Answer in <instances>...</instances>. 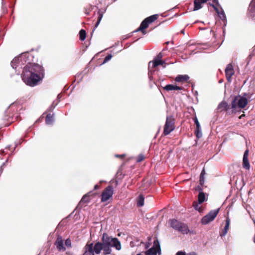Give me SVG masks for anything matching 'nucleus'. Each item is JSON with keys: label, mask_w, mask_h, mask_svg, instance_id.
<instances>
[{"label": "nucleus", "mask_w": 255, "mask_h": 255, "mask_svg": "<svg viewBox=\"0 0 255 255\" xmlns=\"http://www.w3.org/2000/svg\"><path fill=\"white\" fill-rule=\"evenodd\" d=\"M193 255H197V254L196 253H193Z\"/></svg>", "instance_id": "5fc2aeb1"}, {"label": "nucleus", "mask_w": 255, "mask_h": 255, "mask_svg": "<svg viewBox=\"0 0 255 255\" xmlns=\"http://www.w3.org/2000/svg\"><path fill=\"white\" fill-rule=\"evenodd\" d=\"M229 173L230 174H236V175H241L242 174L241 170V166L239 164H233L229 167Z\"/></svg>", "instance_id": "1a4fd4ad"}, {"label": "nucleus", "mask_w": 255, "mask_h": 255, "mask_svg": "<svg viewBox=\"0 0 255 255\" xmlns=\"http://www.w3.org/2000/svg\"><path fill=\"white\" fill-rule=\"evenodd\" d=\"M55 245L59 251L64 252L66 251V248L64 246L63 241L61 236H58L57 237L55 243Z\"/></svg>", "instance_id": "9b49d317"}, {"label": "nucleus", "mask_w": 255, "mask_h": 255, "mask_svg": "<svg viewBox=\"0 0 255 255\" xmlns=\"http://www.w3.org/2000/svg\"><path fill=\"white\" fill-rule=\"evenodd\" d=\"M199 194L198 196V203L201 204L204 202L206 200L205 193L202 191H199Z\"/></svg>", "instance_id": "b1692460"}, {"label": "nucleus", "mask_w": 255, "mask_h": 255, "mask_svg": "<svg viewBox=\"0 0 255 255\" xmlns=\"http://www.w3.org/2000/svg\"><path fill=\"white\" fill-rule=\"evenodd\" d=\"M228 231V230L224 229L223 232L220 234V236L221 237L225 236L227 234Z\"/></svg>", "instance_id": "a19ab883"}, {"label": "nucleus", "mask_w": 255, "mask_h": 255, "mask_svg": "<svg viewBox=\"0 0 255 255\" xmlns=\"http://www.w3.org/2000/svg\"><path fill=\"white\" fill-rule=\"evenodd\" d=\"M91 194V193L89 192L88 193H87V194L85 195L82 198V199L81 200L80 203H79V205H84V204H87L88 203H89L90 201V195Z\"/></svg>", "instance_id": "aec40b11"}, {"label": "nucleus", "mask_w": 255, "mask_h": 255, "mask_svg": "<svg viewBox=\"0 0 255 255\" xmlns=\"http://www.w3.org/2000/svg\"><path fill=\"white\" fill-rule=\"evenodd\" d=\"M246 96L247 94H244L242 96L240 95L235 96L231 103L232 108L234 110L237 108L240 109L244 108L248 103Z\"/></svg>", "instance_id": "20e7f679"}, {"label": "nucleus", "mask_w": 255, "mask_h": 255, "mask_svg": "<svg viewBox=\"0 0 255 255\" xmlns=\"http://www.w3.org/2000/svg\"><path fill=\"white\" fill-rule=\"evenodd\" d=\"M124 156H125L124 154H122V155L116 154V156L118 157H123Z\"/></svg>", "instance_id": "a18cd8bd"}, {"label": "nucleus", "mask_w": 255, "mask_h": 255, "mask_svg": "<svg viewBox=\"0 0 255 255\" xmlns=\"http://www.w3.org/2000/svg\"><path fill=\"white\" fill-rule=\"evenodd\" d=\"M102 246L101 242H97L94 245L93 243H87L84 248V255H99L101 253Z\"/></svg>", "instance_id": "7ed1b4c3"}, {"label": "nucleus", "mask_w": 255, "mask_h": 255, "mask_svg": "<svg viewBox=\"0 0 255 255\" xmlns=\"http://www.w3.org/2000/svg\"><path fill=\"white\" fill-rule=\"evenodd\" d=\"M220 209H217L211 211L207 215L203 217L201 220V223L203 225H207L213 221L217 216Z\"/></svg>", "instance_id": "423d86ee"}, {"label": "nucleus", "mask_w": 255, "mask_h": 255, "mask_svg": "<svg viewBox=\"0 0 255 255\" xmlns=\"http://www.w3.org/2000/svg\"><path fill=\"white\" fill-rule=\"evenodd\" d=\"M28 55V53H22L12 60L11 66L15 70L23 69L22 80L26 85L33 87L43 78V69L38 64L29 62Z\"/></svg>", "instance_id": "f257e3e1"}, {"label": "nucleus", "mask_w": 255, "mask_h": 255, "mask_svg": "<svg viewBox=\"0 0 255 255\" xmlns=\"http://www.w3.org/2000/svg\"><path fill=\"white\" fill-rule=\"evenodd\" d=\"M98 188H99V185H95V186H94V189H98Z\"/></svg>", "instance_id": "49530a36"}, {"label": "nucleus", "mask_w": 255, "mask_h": 255, "mask_svg": "<svg viewBox=\"0 0 255 255\" xmlns=\"http://www.w3.org/2000/svg\"><path fill=\"white\" fill-rule=\"evenodd\" d=\"M212 6L214 7V9L218 13L219 16L221 18L224 19L226 17L225 14L223 10L221 12H220L219 9L216 6H215L213 4H212Z\"/></svg>", "instance_id": "c756f323"}, {"label": "nucleus", "mask_w": 255, "mask_h": 255, "mask_svg": "<svg viewBox=\"0 0 255 255\" xmlns=\"http://www.w3.org/2000/svg\"><path fill=\"white\" fill-rule=\"evenodd\" d=\"M54 121L53 115L48 114L45 119V123L47 125H52Z\"/></svg>", "instance_id": "393cba45"}, {"label": "nucleus", "mask_w": 255, "mask_h": 255, "mask_svg": "<svg viewBox=\"0 0 255 255\" xmlns=\"http://www.w3.org/2000/svg\"><path fill=\"white\" fill-rule=\"evenodd\" d=\"M199 181H200V185H199L196 188V190L198 191H200L203 190V186L205 183L204 176H200Z\"/></svg>", "instance_id": "5701e85b"}, {"label": "nucleus", "mask_w": 255, "mask_h": 255, "mask_svg": "<svg viewBox=\"0 0 255 255\" xmlns=\"http://www.w3.org/2000/svg\"><path fill=\"white\" fill-rule=\"evenodd\" d=\"M181 32L184 34V29L182 30L181 31Z\"/></svg>", "instance_id": "3c124183"}, {"label": "nucleus", "mask_w": 255, "mask_h": 255, "mask_svg": "<svg viewBox=\"0 0 255 255\" xmlns=\"http://www.w3.org/2000/svg\"><path fill=\"white\" fill-rule=\"evenodd\" d=\"M144 156L143 154H140L139 155H138V156H137V158H136V162H140L141 161H142V160H144Z\"/></svg>", "instance_id": "2f4dec72"}, {"label": "nucleus", "mask_w": 255, "mask_h": 255, "mask_svg": "<svg viewBox=\"0 0 255 255\" xmlns=\"http://www.w3.org/2000/svg\"><path fill=\"white\" fill-rule=\"evenodd\" d=\"M119 174V171H118L117 172V174Z\"/></svg>", "instance_id": "6e6d98bb"}, {"label": "nucleus", "mask_w": 255, "mask_h": 255, "mask_svg": "<svg viewBox=\"0 0 255 255\" xmlns=\"http://www.w3.org/2000/svg\"><path fill=\"white\" fill-rule=\"evenodd\" d=\"M177 231L181 232L184 234H187L189 232V230L187 225L182 223H181L179 227V229H178Z\"/></svg>", "instance_id": "412c9836"}, {"label": "nucleus", "mask_w": 255, "mask_h": 255, "mask_svg": "<svg viewBox=\"0 0 255 255\" xmlns=\"http://www.w3.org/2000/svg\"><path fill=\"white\" fill-rule=\"evenodd\" d=\"M194 121L195 124L196 125V129L195 131L196 136L198 138H200L202 136V134L201 128L199 122H198V120L196 117L194 118Z\"/></svg>", "instance_id": "2eb2a0df"}, {"label": "nucleus", "mask_w": 255, "mask_h": 255, "mask_svg": "<svg viewBox=\"0 0 255 255\" xmlns=\"http://www.w3.org/2000/svg\"><path fill=\"white\" fill-rule=\"evenodd\" d=\"M255 50V46L254 47V50L253 51V52L250 54L249 56L250 57V58H251V57L252 56H253L255 54L254 53H253L254 52V51Z\"/></svg>", "instance_id": "37998d69"}, {"label": "nucleus", "mask_w": 255, "mask_h": 255, "mask_svg": "<svg viewBox=\"0 0 255 255\" xmlns=\"http://www.w3.org/2000/svg\"><path fill=\"white\" fill-rule=\"evenodd\" d=\"M248 156H249V150H245V151L244 152V154L243 155V159L248 158Z\"/></svg>", "instance_id": "58836bf2"}, {"label": "nucleus", "mask_w": 255, "mask_h": 255, "mask_svg": "<svg viewBox=\"0 0 255 255\" xmlns=\"http://www.w3.org/2000/svg\"><path fill=\"white\" fill-rule=\"evenodd\" d=\"M58 102H56V103H55V102H53L52 103V104H51V105L50 106V107L49 108V111H52L53 110L55 107H56V106L57 105Z\"/></svg>", "instance_id": "e433bc0d"}, {"label": "nucleus", "mask_w": 255, "mask_h": 255, "mask_svg": "<svg viewBox=\"0 0 255 255\" xmlns=\"http://www.w3.org/2000/svg\"><path fill=\"white\" fill-rule=\"evenodd\" d=\"M243 166L246 169L249 170L250 169V164L248 158L243 159Z\"/></svg>", "instance_id": "bb28decb"}, {"label": "nucleus", "mask_w": 255, "mask_h": 255, "mask_svg": "<svg viewBox=\"0 0 255 255\" xmlns=\"http://www.w3.org/2000/svg\"><path fill=\"white\" fill-rule=\"evenodd\" d=\"M148 242L145 244V249H147L148 248H149L151 245L150 242L151 241V237H148Z\"/></svg>", "instance_id": "f704fd0d"}, {"label": "nucleus", "mask_w": 255, "mask_h": 255, "mask_svg": "<svg viewBox=\"0 0 255 255\" xmlns=\"http://www.w3.org/2000/svg\"><path fill=\"white\" fill-rule=\"evenodd\" d=\"M158 253L159 255L161 254V248L159 241L157 239L154 240L153 245L152 247L145 252V255H157Z\"/></svg>", "instance_id": "0eeeda50"}, {"label": "nucleus", "mask_w": 255, "mask_h": 255, "mask_svg": "<svg viewBox=\"0 0 255 255\" xmlns=\"http://www.w3.org/2000/svg\"><path fill=\"white\" fill-rule=\"evenodd\" d=\"M189 77L187 75H178L175 78V81L177 82H185L188 81Z\"/></svg>", "instance_id": "a211bd4d"}, {"label": "nucleus", "mask_w": 255, "mask_h": 255, "mask_svg": "<svg viewBox=\"0 0 255 255\" xmlns=\"http://www.w3.org/2000/svg\"><path fill=\"white\" fill-rule=\"evenodd\" d=\"M61 98V95L60 94H58L57 96V98L60 99Z\"/></svg>", "instance_id": "de8ad7c7"}, {"label": "nucleus", "mask_w": 255, "mask_h": 255, "mask_svg": "<svg viewBox=\"0 0 255 255\" xmlns=\"http://www.w3.org/2000/svg\"><path fill=\"white\" fill-rule=\"evenodd\" d=\"M170 226L173 229L178 230L179 229V227L181 224V222H178L177 220L175 219H172L170 220Z\"/></svg>", "instance_id": "4be33fe9"}, {"label": "nucleus", "mask_w": 255, "mask_h": 255, "mask_svg": "<svg viewBox=\"0 0 255 255\" xmlns=\"http://www.w3.org/2000/svg\"><path fill=\"white\" fill-rule=\"evenodd\" d=\"M163 89L167 91H172V90H182V87L177 86L176 85H173L172 84H169L166 85Z\"/></svg>", "instance_id": "6ab92c4d"}, {"label": "nucleus", "mask_w": 255, "mask_h": 255, "mask_svg": "<svg viewBox=\"0 0 255 255\" xmlns=\"http://www.w3.org/2000/svg\"><path fill=\"white\" fill-rule=\"evenodd\" d=\"M175 129V120L172 116H167L164 127L163 133L165 135L169 134Z\"/></svg>", "instance_id": "39448f33"}, {"label": "nucleus", "mask_w": 255, "mask_h": 255, "mask_svg": "<svg viewBox=\"0 0 255 255\" xmlns=\"http://www.w3.org/2000/svg\"><path fill=\"white\" fill-rule=\"evenodd\" d=\"M65 245L68 248H71V240L69 239H66L65 242Z\"/></svg>", "instance_id": "c9c22d12"}, {"label": "nucleus", "mask_w": 255, "mask_h": 255, "mask_svg": "<svg viewBox=\"0 0 255 255\" xmlns=\"http://www.w3.org/2000/svg\"><path fill=\"white\" fill-rule=\"evenodd\" d=\"M158 17V14H154L151 16H150L147 18H146V19L147 20L149 24L154 22L155 20L157 19Z\"/></svg>", "instance_id": "a878e982"}, {"label": "nucleus", "mask_w": 255, "mask_h": 255, "mask_svg": "<svg viewBox=\"0 0 255 255\" xmlns=\"http://www.w3.org/2000/svg\"><path fill=\"white\" fill-rule=\"evenodd\" d=\"M163 57V54L161 52H160L158 53V54L155 57V58L158 59V60H161L162 58Z\"/></svg>", "instance_id": "ea45409f"}, {"label": "nucleus", "mask_w": 255, "mask_h": 255, "mask_svg": "<svg viewBox=\"0 0 255 255\" xmlns=\"http://www.w3.org/2000/svg\"><path fill=\"white\" fill-rule=\"evenodd\" d=\"M176 255H186L185 253L182 251L178 252Z\"/></svg>", "instance_id": "79ce46f5"}, {"label": "nucleus", "mask_w": 255, "mask_h": 255, "mask_svg": "<svg viewBox=\"0 0 255 255\" xmlns=\"http://www.w3.org/2000/svg\"><path fill=\"white\" fill-rule=\"evenodd\" d=\"M98 14H99L98 19L97 22L95 24V27L93 29V31L98 27V26L99 25V23H100L101 20L103 16V13L101 12L100 11H99L98 12Z\"/></svg>", "instance_id": "c85d7f7f"}, {"label": "nucleus", "mask_w": 255, "mask_h": 255, "mask_svg": "<svg viewBox=\"0 0 255 255\" xmlns=\"http://www.w3.org/2000/svg\"><path fill=\"white\" fill-rule=\"evenodd\" d=\"M165 63L164 61H162V60H158L154 58V60L152 61H150L149 62L148 67L149 69L151 67L152 68H155L158 65H163Z\"/></svg>", "instance_id": "4468645a"}, {"label": "nucleus", "mask_w": 255, "mask_h": 255, "mask_svg": "<svg viewBox=\"0 0 255 255\" xmlns=\"http://www.w3.org/2000/svg\"><path fill=\"white\" fill-rule=\"evenodd\" d=\"M249 16L255 19V0H252L249 8Z\"/></svg>", "instance_id": "ddd939ff"}, {"label": "nucleus", "mask_w": 255, "mask_h": 255, "mask_svg": "<svg viewBox=\"0 0 255 255\" xmlns=\"http://www.w3.org/2000/svg\"><path fill=\"white\" fill-rule=\"evenodd\" d=\"M136 255H142L141 253H139V254H137Z\"/></svg>", "instance_id": "864d4df0"}, {"label": "nucleus", "mask_w": 255, "mask_h": 255, "mask_svg": "<svg viewBox=\"0 0 255 255\" xmlns=\"http://www.w3.org/2000/svg\"><path fill=\"white\" fill-rule=\"evenodd\" d=\"M213 1L215 3H218V0H213Z\"/></svg>", "instance_id": "8fccbe9b"}, {"label": "nucleus", "mask_w": 255, "mask_h": 255, "mask_svg": "<svg viewBox=\"0 0 255 255\" xmlns=\"http://www.w3.org/2000/svg\"><path fill=\"white\" fill-rule=\"evenodd\" d=\"M86 37V31L84 29H81L79 32L80 39L82 41H83L85 39Z\"/></svg>", "instance_id": "7c9ffc66"}, {"label": "nucleus", "mask_w": 255, "mask_h": 255, "mask_svg": "<svg viewBox=\"0 0 255 255\" xmlns=\"http://www.w3.org/2000/svg\"><path fill=\"white\" fill-rule=\"evenodd\" d=\"M230 224V220L229 218H227L226 220V224L224 229L228 230Z\"/></svg>", "instance_id": "473e14b6"}, {"label": "nucleus", "mask_w": 255, "mask_h": 255, "mask_svg": "<svg viewBox=\"0 0 255 255\" xmlns=\"http://www.w3.org/2000/svg\"><path fill=\"white\" fill-rule=\"evenodd\" d=\"M112 57V55L111 54H108L107 56H106L105 58L104 61L103 62V64H104L106 62H107L108 61L111 59Z\"/></svg>", "instance_id": "72a5a7b5"}, {"label": "nucleus", "mask_w": 255, "mask_h": 255, "mask_svg": "<svg viewBox=\"0 0 255 255\" xmlns=\"http://www.w3.org/2000/svg\"><path fill=\"white\" fill-rule=\"evenodd\" d=\"M149 78L151 80V76L149 75V73H148Z\"/></svg>", "instance_id": "09e8293b"}, {"label": "nucleus", "mask_w": 255, "mask_h": 255, "mask_svg": "<svg viewBox=\"0 0 255 255\" xmlns=\"http://www.w3.org/2000/svg\"><path fill=\"white\" fill-rule=\"evenodd\" d=\"M144 198L143 195H140L137 202V205L138 207H141L144 205Z\"/></svg>", "instance_id": "cd10ccee"}, {"label": "nucleus", "mask_w": 255, "mask_h": 255, "mask_svg": "<svg viewBox=\"0 0 255 255\" xmlns=\"http://www.w3.org/2000/svg\"><path fill=\"white\" fill-rule=\"evenodd\" d=\"M208 0H194V10H197L202 7V4L207 1Z\"/></svg>", "instance_id": "f3484780"}, {"label": "nucleus", "mask_w": 255, "mask_h": 255, "mask_svg": "<svg viewBox=\"0 0 255 255\" xmlns=\"http://www.w3.org/2000/svg\"><path fill=\"white\" fill-rule=\"evenodd\" d=\"M242 180L243 181V185H245V183H244V179L243 178H242Z\"/></svg>", "instance_id": "603ef678"}, {"label": "nucleus", "mask_w": 255, "mask_h": 255, "mask_svg": "<svg viewBox=\"0 0 255 255\" xmlns=\"http://www.w3.org/2000/svg\"><path fill=\"white\" fill-rule=\"evenodd\" d=\"M234 73L235 71L232 64H228L225 69V74L228 82L231 81L232 77L234 75Z\"/></svg>", "instance_id": "9d476101"}, {"label": "nucleus", "mask_w": 255, "mask_h": 255, "mask_svg": "<svg viewBox=\"0 0 255 255\" xmlns=\"http://www.w3.org/2000/svg\"><path fill=\"white\" fill-rule=\"evenodd\" d=\"M101 241V245L104 255L111 254L112 252V248H115L117 251H120L122 249L120 241L116 238L109 236L106 233L103 234Z\"/></svg>", "instance_id": "f03ea898"}, {"label": "nucleus", "mask_w": 255, "mask_h": 255, "mask_svg": "<svg viewBox=\"0 0 255 255\" xmlns=\"http://www.w3.org/2000/svg\"><path fill=\"white\" fill-rule=\"evenodd\" d=\"M114 193L113 188L112 186H108L103 192L102 194L101 201L102 202H106L112 196Z\"/></svg>", "instance_id": "6e6552de"}, {"label": "nucleus", "mask_w": 255, "mask_h": 255, "mask_svg": "<svg viewBox=\"0 0 255 255\" xmlns=\"http://www.w3.org/2000/svg\"><path fill=\"white\" fill-rule=\"evenodd\" d=\"M205 170L203 169L202 170V171H201L200 175H205Z\"/></svg>", "instance_id": "c03bdc74"}, {"label": "nucleus", "mask_w": 255, "mask_h": 255, "mask_svg": "<svg viewBox=\"0 0 255 255\" xmlns=\"http://www.w3.org/2000/svg\"><path fill=\"white\" fill-rule=\"evenodd\" d=\"M149 23L147 20L145 18L141 23L140 26L135 31V32H137L139 31H141L142 33L144 34H146V31L145 29L148 27L149 25Z\"/></svg>", "instance_id": "f8f14e48"}, {"label": "nucleus", "mask_w": 255, "mask_h": 255, "mask_svg": "<svg viewBox=\"0 0 255 255\" xmlns=\"http://www.w3.org/2000/svg\"><path fill=\"white\" fill-rule=\"evenodd\" d=\"M193 206L195 210H198V211L200 212L201 208L199 206V205L197 202H194L193 203Z\"/></svg>", "instance_id": "4c0bfd02"}, {"label": "nucleus", "mask_w": 255, "mask_h": 255, "mask_svg": "<svg viewBox=\"0 0 255 255\" xmlns=\"http://www.w3.org/2000/svg\"><path fill=\"white\" fill-rule=\"evenodd\" d=\"M229 108V106L228 103L225 101H222L219 104L217 110L219 112L227 111Z\"/></svg>", "instance_id": "dca6fc26"}]
</instances>
